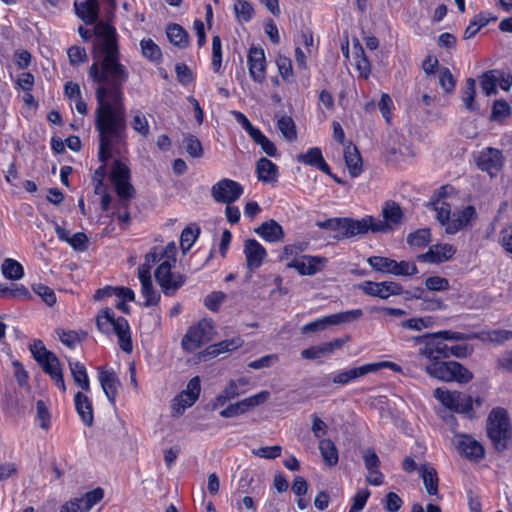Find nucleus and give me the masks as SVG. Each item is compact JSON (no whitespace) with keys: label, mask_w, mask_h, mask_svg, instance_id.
<instances>
[{"label":"nucleus","mask_w":512,"mask_h":512,"mask_svg":"<svg viewBox=\"0 0 512 512\" xmlns=\"http://www.w3.org/2000/svg\"><path fill=\"white\" fill-rule=\"evenodd\" d=\"M95 40L92 49L93 63L88 75L97 84L95 91L98 107L95 111V127L99 134V166L92 177L95 194L106 190L103 180L106 162L113 153L121 154L126 145L127 124L123 87L129 79L127 67L121 63L118 33L111 24L94 23Z\"/></svg>","instance_id":"nucleus-1"},{"label":"nucleus","mask_w":512,"mask_h":512,"mask_svg":"<svg viewBox=\"0 0 512 512\" xmlns=\"http://www.w3.org/2000/svg\"><path fill=\"white\" fill-rule=\"evenodd\" d=\"M486 433L497 452H503L508 448L512 438V425L504 408L495 407L491 410L486 420Z\"/></svg>","instance_id":"nucleus-2"},{"label":"nucleus","mask_w":512,"mask_h":512,"mask_svg":"<svg viewBox=\"0 0 512 512\" xmlns=\"http://www.w3.org/2000/svg\"><path fill=\"white\" fill-rule=\"evenodd\" d=\"M97 328L104 334L114 333L118 338L121 349L126 353L133 350L130 327L128 321L124 317H115L114 312L110 308H106L97 315Z\"/></svg>","instance_id":"nucleus-3"},{"label":"nucleus","mask_w":512,"mask_h":512,"mask_svg":"<svg viewBox=\"0 0 512 512\" xmlns=\"http://www.w3.org/2000/svg\"><path fill=\"white\" fill-rule=\"evenodd\" d=\"M425 371L429 376L444 382L468 383L473 378L472 372L456 361L433 360L426 365Z\"/></svg>","instance_id":"nucleus-4"},{"label":"nucleus","mask_w":512,"mask_h":512,"mask_svg":"<svg viewBox=\"0 0 512 512\" xmlns=\"http://www.w3.org/2000/svg\"><path fill=\"white\" fill-rule=\"evenodd\" d=\"M214 335L213 322L209 319H202L187 330L181 340V346L187 352H194L202 345L210 342Z\"/></svg>","instance_id":"nucleus-5"},{"label":"nucleus","mask_w":512,"mask_h":512,"mask_svg":"<svg viewBox=\"0 0 512 512\" xmlns=\"http://www.w3.org/2000/svg\"><path fill=\"white\" fill-rule=\"evenodd\" d=\"M103 9L109 20L114 16L117 3L116 0H101ZM76 15L87 25L97 22L99 18L100 5L98 0H84L74 2Z\"/></svg>","instance_id":"nucleus-6"},{"label":"nucleus","mask_w":512,"mask_h":512,"mask_svg":"<svg viewBox=\"0 0 512 512\" xmlns=\"http://www.w3.org/2000/svg\"><path fill=\"white\" fill-rule=\"evenodd\" d=\"M434 397L445 407L457 413L473 415V398L470 395L443 388L434 390Z\"/></svg>","instance_id":"nucleus-7"},{"label":"nucleus","mask_w":512,"mask_h":512,"mask_svg":"<svg viewBox=\"0 0 512 512\" xmlns=\"http://www.w3.org/2000/svg\"><path fill=\"white\" fill-rule=\"evenodd\" d=\"M414 341L420 345L419 355L430 361L449 358V346L433 333L414 337Z\"/></svg>","instance_id":"nucleus-8"},{"label":"nucleus","mask_w":512,"mask_h":512,"mask_svg":"<svg viewBox=\"0 0 512 512\" xmlns=\"http://www.w3.org/2000/svg\"><path fill=\"white\" fill-rule=\"evenodd\" d=\"M168 262H161L155 271V278L165 296H173L186 282V276L173 273Z\"/></svg>","instance_id":"nucleus-9"},{"label":"nucleus","mask_w":512,"mask_h":512,"mask_svg":"<svg viewBox=\"0 0 512 512\" xmlns=\"http://www.w3.org/2000/svg\"><path fill=\"white\" fill-rule=\"evenodd\" d=\"M243 191L240 183L223 178L211 187V196L218 203L232 204L241 197Z\"/></svg>","instance_id":"nucleus-10"},{"label":"nucleus","mask_w":512,"mask_h":512,"mask_svg":"<svg viewBox=\"0 0 512 512\" xmlns=\"http://www.w3.org/2000/svg\"><path fill=\"white\" fill-rule=\"evenodd\" d=\"M383 220L374 218L373 232H388L403 222V211L400 205L394 201H386L382 208Z\"/></svg>","instance_id":"nucleus-11"},{"label":"nucleus","mask_w":512,"mask_h":512,"mask_svg":"<svg viewBox=\"0 0 512 512\" xmlns=\"http://www.w3.org/2000/svg\"><path fill=\"white\" fill-rule=\"evenodd\" d=\"M131 172L128 165L122 160H115L110 172V180L115 187L117 195L130 196L134 191L130 183Z\"/></svg>","instance_id":"nucleus-12"},{"label":"nucleus","mask_w":512,"mask_h":512,"mask_svg":"<svg viewBox=\"0 0 512 512\" xmlns=\"http://www.w3.org/2000/svg\"><path fill=\"white\" fill-rule=\"evenodd\" d=\"M200 390L199 377H193L188 382L187 389L174 398L172 404L173 415L180 416L188 407H191L197 401Z\"/></svg>","instance_id":"nucleus-13"},{"label":"nucleus","mask_w":512,"mask_h":512,"mask_svg":"<svg viewBox=\"0 0 512 512\" xmlns=\"http://www.w3.org/2000/svg\"><path fill=\"white\" fill-rule=\"evenodd\" d=\"M454 444L459 454L469 459L470 461L479 462L485 457V450L483 446L471 435H455Z\"/></svg>","instance_id":"nucleus-14"},{"label":"nucleus","mask_w":512,"mask_h":512,"mask_svg":"<svg viewBox=\"0 0 512 512\" xmlns=\"http://www.w3.org/2000/svg\"><path fill=\"white\" fill-rule=\"evenodd\" d=\"M358 288L366 295L387 299L392 295H401L403 287L394 281L373 282L365 281Z\"/></svg>","instance_id":"nucleus-15"},{"label":"nucleus","mask_w":512,"mask_h":512,"mask_svg":"<svg viewBox=\"0 0 512 512\" xmlns=\"http://www.w3.org/2000/svg\"><path fill=\"white\" fill-rule=\"evenodd\" d=\"M477 165L491 177L496 176L503 167V156L499 149L487 147L480 152Z\"/></svg>","instance_id":"nucleus-16"},{"label":"nucleus","mask_w":512,"mask_h":512,"mask_svg":"<svg viewBox=\"0 0 512 512\" xmlns=\"http://www.w3.org/2000/svg\"><path fill=\"white\" fill-rule=\"evenodd\" d=\"M393 365L390 362H379V363H369L362 365L360 367L352 368L346 371L339 372L334 375L332 381L338 385H345L352 380L363 377L369 373H373L378 371L384 366Z\"/></svg>","instance_id":"nucleus-17"},{"label":"nucleus","mask_w":512,"mask_h":512,"mask_svg":"<svg viewBox=\"0 0 512 512\" xmlns=\"http://www.w3.org/2000/svg\"><path fill=\"white\" fill-rule=\"evenodd\" d=\"M247 62L251 78L257 83H263L266 79V59L264 50L258 47H251Z\"/></svg>","instance_id":"nucleus-18"},{"label":"nucleus","mask_w":512,"mask_h":512,"mask_svg":"<svg viewBox=\"0 0 512 512\" xmlns=\"http://www.w3.org/2000/svg\"><path fill=\"white\" fill-rule=\"evenodd\" d=\"M243 252L246 257L247 269L251 272L258 269L267 256L266 249L255 239L245 240Z\"/></svg>","instance_id":"nucleus-19"},{"label":"nucleus","mask_w":512,"mask_h":512,"mask_svg":"<svg viewBox=\"0 0 512 512\" xmlns=\"http://www.w3.org/2000/svg\"><path fill=\"white\" fill-rule=\"evenodd\" d=\"M447 195V187H441L437 194L433 196L431 201L427 203V207L432 208L436 212V218L441 225L448 227L452 222L451 219V205L442 200Z\"/></svg>","instance_id":"nucleus-20"},{"label":"nucleus","mask_w":512,"mask_h":512,"mask_svg":"<svg viewBox=\"0 0 512 512\" xmlns=\"http://www.w3.org/2000/svg\"><path fill=\"white\" fill-rule=\"evenodd\" d=\"M456 253V248L451 244L432 245L426 253L418 255L420 262L442 263L450 260Z\"/></svg>","instance_id":"nucleus-21"},{"label":"nucleus","mask_w":512,"mask_h":512,"mask_svg":"<svg viewBox=\"0 0 512 512\" xmlns=\"http://www.w3.org/2000/svg\"><path fill=\"white\" fill-rule=\"evenodd\" d=\"M254 232L269 243L281 242L285 237L282 226L273 219L263 222L259 227L254 229Z\"/></svg>","instance_id":"nucleus-22"},{"label":"nucleus","mask_w":512,"mask_h":512,"mask_svg":"<svg viewBox=\"0 0 512 512\" xmlns=\"http://www.w3.org/2000/svg\"><path fill=\"white\" fill-rule=\"evenodd\" d=\"M344 224L345 232L342 233V236H344V238H351L357 235L366 234L368 231L373 232L374 217L367 216L360 220L345 218Z\"/></svg>","instance_id":"nucleus-23"},{"label":"nucleus","mask_w":512,"mask_h":512,"mask_svg":"<svg viewBox=\"0 0 512 512\" xmlns=\"http://www.w3.org/2000/svg\"><path fill=\"white\" fill-rule=\"evenodd\" d=\"M477 218V212L474 206L468 205L458 213H454L452 222L448 224L446 232L455 234L459 230L471 225V222Z\"/></svg>","instance_id":"nucleus-24"},{"label":"nucleus","mask_w":512,"mask_h":512,"mask_svg":"<svg viewBox=\"0 0 512 512\" xmlns=\"http://www.w3.org/2000/svg\"><path fill=\"white\" fill-rule=\"evenodd\" d=\"M298 162L316 167L327 175H332L331 169L323 158L320 148L313 147L308 149L306 153H301L296 156Z\"/></svg>","instance_id":"nucleus-25"},{"label":"nucleus","mask_w":512,"mask_h":512,"mask_svg":"<svg viewBox=\"0 0 512 512\" xmlns=\"http://www.w3.org/2000/svg\"><path fill=\"white\" fill-rule=\"evenodd\" d=\"M324 259L304 255L300 258H294L287 263L288 268H294L301 275H314L320 270L319 264Z\"/></svg>","instance_id":"nucleus-26"},{"label":"nucleus","mask_w":512,"mask_h":512,"mask_svg":"<svg viewBox=\"0 0 512 512\" xmlns=\"http://www.w3.org/2000/svg\"><path fill=\"white\" fill-rule=\"evenodd\" d=\"M242 340L237 337L229 340H223L219 343L208 346L202 353L199 355V359L203 361H207L213 357L218 356L221 353L233 351L239 348L242 345Z\"/></svg>","instance_id":"nucleus-27"},{"label":"nucleus","mask_w":512,"mask_h":512,"mask_svg":"<svg viewBox=\"0 0 512 512\" xmlns=\"http://www.w3.org/2000/svg\"><path fill=\"white\" fill-rule=\"evenodd\" d=\"M99 381L106 397L110 403L114 404L118 388L120 387V381L117 375L113 371L100 370Z\"/></svg>","instance_id":"nucleus-28"},{"label":"nucleus","mask_w":512,"mask_h":512,"mask_svg":"<svg viewBox=\"0 0 512 512\" xmlns=\"http://www.w3.org/2000/svg\"><path fill=\"white\" fill-rule=\"evenodd\" d=\"M75 408L81 420L86 426H92L94 421L91 400L82 392H77L74 397Z\"/></svg>","instance_id":"nucleus-29"},{"label":"nucleus","mask_w":512,"mask_h":512,"mask_svg":"<svg viewBox=\"0 0 512 512\" xmlns=\"http://www.w3.org/2000/svg\"><path fill=\"white\" fill-rule=\"evenodd\" d=\"M256 173L259 181L273 183L277 181L278 167L271 160L262 157L257 161Z\"/></svg>","instance_id":"nucleus-30"},{"label":"nucleus","mask_w":512,"mask_h":512,"mask_svg":"<svg viewBox=\"0 0 512 512\" xmlns=\"http://www.w3.org/2000/svg\"><path fill=\"white\" fill-rule=\"evenodd\" d=\"M418 470L427 493L431 496L438 495L439 478L435 468L429 464H423Z\"/></svg>","instance_id":"nucleus-31"},{"label":"nucleus","mask_w":512,"mask_h":512,"mask_svg":"<svg viewBox=\"0 0 512 512\" xmlns=\"http://www.w3.org/2000/svg\"><path fill=\"white\" fill-rule=\"evenodd\" d=\"M344 159L349 173L352 177H357L362 172V159L358 149L355 146H347L344 151Z\"/></svg>","instance_id":"nucleus-32"},{"label":"nucleus","mask_w":512,"mask_h":512,"mask_svg":"<svg viewBox=\"0 0 512 512\" xmlns=\"http://www.w3.org/2000/svg\"><path fill=\"white\" fill-rule=\"evenodd\" d=\"M69 368L76 385L85 392L90 391V383L85 366L79 361H68Z\"/></svg>","instance_id":"nucleus-33"},{"label":"nucleus","mask_w":512,"mask_h":512,"mask_svg":"<svg viewBox=\"0 0 512 512\" xmlns=\"http://www.w3.org/2000/svg\"><path fill=\"white\" fill-rule=\"evenodd\" d=\"M104 497V490L100 487L85 493L80 498H74L79 503L80 512H88L94 505L100 502Z\"/></svg>","instance_id":"nucleus-34"},{"label":"nucleus","mask_w":512,"mask_h":512,"mask_svg":"<svg viewBox=\"0 0 512 512\" xmlns=\"http://www.w3.org/2000/svg\"><path fill=\"white\" fill-rule=\"evenodd\" d=\"M319 450L326 465L332 467L338 463V450L334 442L330 439H321Z\"/></svg>","instance_id":"nucleus-35"},{"label":"nucleus","mask_w":512,"mask_h":512,"mask_svg":"<svg viewBox=\"0 0 512 512\" xmlns=\"http://www.w3.org/2000/svg\"><path fill=\"white\" fill-rule=\"evenodd\" d=\"M169 41L180 48L187 47L189 35L186 30L178 24H170L166 30Z\"/></svg>","instance_id":"nucleus-36"},{"label":"nucleus","mask_w":512,"mask_h":512,"mask_svg":"<svg viewBox=\"0 0 512 512\" xmlns=\"http://www.w3.org/2000/svg\"><path fill=\"white\" fill-rule=\"evenodd\" d=\"M3 276L9 280H20L24 276L23 266L16 260L7 258L1 265Z\"/></svg>","instance_id":"nucleus-37"},{"label":"nucleus","mask_w":512,"mask_h":512,"mask_svg":"<svg viewBox=\"0 0 512 512\" xmlns=\"http://www.w3.org/2000/svg\"><path fill=\"white\" fill-rule=\"evenodd\" d=\"M277 128L288 142H294L297 139L296 125L290 116L283 115L278 118Z\"/></svg>","instance_id":"nucleus-38"},{"label":"nucleus","mask_w":512,"mask_h":512,"mask_svg":"<svg viewBox=\"0 0 512 512\" xmlns=\"http://www.w3.org/2000/svg\"><path fill=\"white\" fill-rule=\"evenodd\" d=\"M142 55L151 62H159L162 59L160 47L150 38L140 41Z\"/></svg>","instance_id":"nucleus-39"},{"label":"nucleus","mask_w":512,"mask_h":512,"mask_svg":"<svg viewBox=\"0 0 512 512\" xmlns=\"http://www.w3.org/2000/svg\"><path fill=\"white\" fill-rule=\"evenodd\" d=\"M58 337L60 341L67 347L73 349L87 337V333L84 331H72V330H58Z\"/></svg>","instance_id":"nucleus-40"},{"label":"nucleus","mask_w":512,"mask_h":512,"mask_svg":"<svg viewBox=\"0 0 512 512\" xmlns=\"http://www.w3.org/2000/svg\"><path fill=\"white\" fill-rule=\"evenodd\" d=\"M345 218H331L325 221H318L316 225L322 229L330 230L334 232L333 238L335 240L344 239L342 233L345 232Z\"/></svg>","instance_id":"nucleus-41"},{"label":"nucleus","mask_w":512,"mask_h":512,"mask_svg":"<svg viewBox=\"0 0 512 512\" xmlns=\"http://www.w3.org/2000/svg\"><path fill=\"white\" fill-rule=\"evenodd\" d=\"M368 264L377 272L392 274L394 271V260L381 257V256H371L367 259Z\"/></svg>","instance_id":"nucleus-42"},{"label":"nucleus","mask_w":512,"mask_h":512,"mask_svg":"<svg viewBox=\"0 0 512 512\" xmlns=\"http://www.w3.org/2000/svg\"><path fill=\"white\" fill-rule=\"evenodd\" d=\"M476 94V82L473 78H468L465 83V88L462 93V101L466 109L469 111H476L478 109L474 102Z\"/></svg>","instance_id":"nucleus-43"},{"label":"nucleus","mask_w":512,"mask_h":512,"mask_svg":"<svg viewBox=\"0 0 512 512\" xmlns=\"http://www.w3.org/2000/svg\"><path fill=\"white\" fill-rule=\"evenodd\" d=\"M183 144L185 146L187 153L191 157L200 158L203 156L204 150L202 144L196 136L190 133L185 134L183 138Z\"/></svg>","instance_id":"nucleus-44"},{"label":"nucleus","mask_w":512,"mask_h":512,"mask_svg":"<svg viewBox=\"0 0 512 512\" xmlns=\"http://www.w3.org/2000/svg\"><path fill=\"white\" fill-rule=\"evenodd\" d=\"M133 118L131 121V126L134 131L140 134L143 137H148L150 133L149 122L146 116L140 110L132 111Z\"/></svg>","instance_id":"nucleus-45"},{"label":"nucleus","mask_w":512,"mask_h":512,"mask_svg":"<svg viewBox=\"0 0 512 512\" xmlns=\"http://www.w3.org/2000/svg\"><path fill=\"white\" fill-rule=\"evenodd\" d=\"M435 324V318L432 316H424L419 318H411L402 322V327L410 330L421 331L425 328H431Z\"/></svg>","instance_id":"nucleus-46"},{"label":"nucleus","mask_w":512,"mask_h":512,"mask_svg":"<svg viewBox=\"0 0 512 512\" xmlns=\"http://www.w3.org/2000/svg\"><path fill=\"white\" fill-rule=\"evenodd\" d=\"M430 241L431 232L428 228L418 229L407 237V243L415 247H425Z\"/></svg>","instance_id":"nucleus-47"},{"label":"nucleus","mask_w":512,"mask_h":512,"mask_svg":"<svg viewBox=\"0 0 512 512\" xmlns=\"http://www.w3.org/2000/svg\"><path fill=\"white\" fill-rule=\"evenodd\" d=\"M39 366L42 368L45 374L50 376V378L56 376L58 373L63 372L60 360L55 353L40 362Z\"/></svg>","instance_id":"nucleus-48"},{"label":"nucleus","mask_w":512,"mask_h":512,"mask_svg":"<svg viewBox=\"0 0 512 512\" xmlns=\"http://www.w3.org/2000/svg\"><path fill=\"white\" fill-rule=\"evenodd\" d=\"M234 11L237 18L243 22H249L254 15L252 4L246 0H237L234 5Z\"/></svg>","instance_id":"nucleus-49"},{"label":"nucleus","mask_w":512,"mask_h":512,"mask_svg":"<svg viewBox=\"0 0 512 512\" xmlns=\"http://www.w3.org/2000/svg\"><path fill=\"white\" fill-rule=\"evenodd\" d=\"M240 394L237 382L230 380L223 391L216 397L215 405H224L227 401L237 397Z\"/></svg>","instance_id":"nucleus-50"},{"label":"nucleus","mask_w":512,"mask_h":512,"mask_svg":"<svg viewBox=\"0 0 512 512\" xmlns=\"http://www.w3.org/2000/svg\"><path fill=\"white\" fill-rule=\"evenodd\" d=\"M482 335L483 336L480 337L482 340H488L495 344H502L505 341H508L512 338V331L505 329H496L482 333Z\"/></svg>","instance_id":"nucleus-51"},{"label":"nucleus","mask_w":512,"mask_h":512,"mask_svg":"<svg viewBox=\"0 0 512 512\" xmlns=\"http://www.w3.org/2000/svg\"><path fill=\"white\" fill-rule=\"evenodd\" d=\"M270 397V393L266 390H263L253 396L245 398L240 401L244 412L249 411L263 403H265Z\"/></svg>","instance_id":"nucleus-52"},{"label":"nucleus","mask_w":512,"mask_h":512,"mask_svg":"<svg viewBox=\"0 0 512 512\" xmlns=\"http://www.w3.org/2000/svg\"><path fill=\"white\" fill-rule=\"evenodd\" d=\"M511 114V108L505 100H496L492 107L491 120L503 121Z\"/></svg>","instance_id":"nucleus-53"},{"label":"nucleus","mask_w":512,"mask_h":512,"mask_svg":"<svg viewBox=\"0 0 512 512\" xmlns=\"http://www.w3.org/2000/svg\"><path fill=\"white\" fill-rule=\"evenodd\" d=\"M199 233H200L199 228L193 230L190 227H186L182 231L181 236H180V247L184 254L190 250V248L194 244L195 240L197 239Z\"/></svg>","instance_id":"nucleus-54"},{"label":"nucleus","mask_w":512,"mask_h":512,"mask_svg":"<svg viewBox=\"0 0 512 512\" xmlns=\"http://www.w3.org/2000/svg\"><path fill=\"white\" fill-rule=\"evenodd\" d=\"M362 315H363V312L361 309H354V310H349V311H345V312L332 314V315H330V317H331L332 324L338 325L341 323H347V322H352L354 320H357V319L361 318Z\"/></svg>","instance_id":"nucleus-55"},{"label":"nucleus","mask_w":512,"mask_h":512,"mask_svg":"<svg viewBox=\"0 0 512 512\" xmlns=\"http://www.w3.org/2000/svg\"><path fill=\"white\" fill-rule=\"evenodd\" d=\"M67 54L69 58V63L72 66H79L80 64H83L88 60L86 49L78 45L71 46L68 49Z\"/></svg>","instance_id":"nucleus-56"},{"label":"nucleus","mask_w":512,"mask_h":512,"mask_svg":"<svg viewBox=\"0 0 512 512\" xmlns=\"http://www.w3.org/2000/svg\"><path fill=\"white\" fill-rule=\"evenodd\" d=\"M365 468L369 474L377 472L380 467V459L373 448H367L362 452Z\"/></svg>","instance_id":"nucleus-57"},{"label":"nucleus","mask_w":512,"mask_h":512,"mask_svg":"<svg viewBox=\"0 0 512 512\" xmlns=\"http://www.w3.org/2000/svg\"><path fill=\"white\" fill-rule=\"evenodd\" d=\"M141 294L147 307L157 305L160 301V294L153 288L152 281L141 284Z\"/></svg>","instance_id":"nucleus-58"},{"label":"nucleus","mask_w":512,"mask_h":512,"mask_svg":"<svg viewBox=\"0 0 512 512\" xmlns=\"http://www.w3.org/2000/svg\"><path fill=\"white\" fill-rule=\"evenodd\" d=\"M418 273V268L414 262L411 261H400L394 260V271L395 276H412Z\"/></svg>","instance_id":"nucleus-59"},{"label":"nucleus","mask_w":512,"mask_h":512,"mask_svg":"<svg viewBox=\"0 0 512 512\" xmlns=\"http://www.w3.org/2000/svg\"><path fill=\"white\" fill-rule=\"evenodd\" d=\"M30 352L34 358V360L39 364L45 358L53 355L54 353L48 350L44 343L41 340H35L32 344H30Z\"/></svg>","instance_id":"nucleus-60"},{"label":"nucleus","mask_w":512,"mask_h":512,"mask_svg":"<svg viewBox=\"0 0 512 512\" xmlns=\"http://www.w3.org/2000/svg\"><path fill=\"white\" fill-rule=\"evenodd\" d=\"M32 289L48 306L56 303V295L50 287L39 283L34 284Z\"/></svg>","instance_id":"nucleus-61"},{"label":"nucleus","mask_w":512,"mask_h":512,"mask_svg":"<svg viewBox=\"0 0 512 512\" xmlns=\"http://www.w3.org/2000/svg\"><path fill=\"white\" fill-rule=\"evenodd\" d=\"M439 84L446 93H451L455 88L456 81L451 71L446 67L440 70Z\"/></svg>","instance_id":"nucleus-62"},{"label":"nucleus","mask_w":512,"mask_h":512,"mask_svg":"<svg viewBox=\"0 0 512 512\" xmlns=\"http://www.w3.org/2000/svg\"><path fill=\"white\" fill-rule=\"evenodd\" d=\"M496 82L497 78L494 76L493 72L488 71L483 73L481 76V88L482 91L487 95L490 96L492 94L496 93Z\"/></svg>","instance_id":"nucleus-63"},{"label":"nucleus","mask_w":512,"mask_h":512,"mask_svg":"<svg viewBox=\"0 0 512 512\" xmlns=\"http://www.w3.org/2000/svg\"><path fill=\"white\" fill-rule=\"evenodd\" d=\"M225 299L226 295L224 292L216 291L206 296L204 304L210 311L216 312Z\"/></svg>","instance_id":"nucleus-64"}]
</instances>
